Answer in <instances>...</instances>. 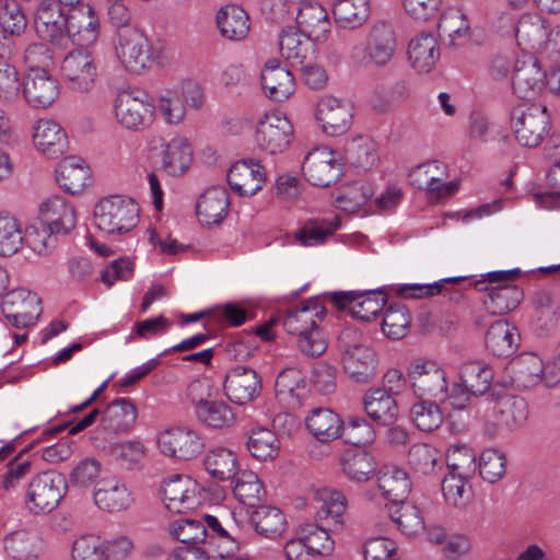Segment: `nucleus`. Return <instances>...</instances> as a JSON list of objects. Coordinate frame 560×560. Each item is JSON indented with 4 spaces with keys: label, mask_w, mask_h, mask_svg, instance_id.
<instances>
[{
    "label": "nucleus",
    "mask_w": 560,
    "mask_h": 560,
    "mask_svg": "<svg viewBox=\"0 0 560 560\" xmlns=\"http://www.w3.org/2000/svg\"><path fill=\"white\" fill-rule=\"evenodd\" d=\"M138 211L133 200L121 196H109L95 206V224L108 234L126 233L137 225Z\"/></svg>",
    "instance_id": "nucleus-1"
},
{
    "label": "nucleus",
    "mask_w": 560,
    "mask_h": 560,
    "mask_svg": "<svg viewBox=\"0 0 560 560\" xmlns=\"http://www.w3.org/2000/svg\"><path fill=\"white\" fill-rule=\"evenodd\" d=\"M67 480L54 470L37 474L28 483L25 503L34 513H49L55 510L67 492Z\"/></svg>",
    "instance_id": "nucleus-2"
},
{
    "label": "nucleus",
    "mask_w": 560,
    "mask_h": 560,
    "mask_svg": "<svg viewBox=\"0 0 560 560\" xmlns=\"http://www.w3.org/2000/svg\"><path fill=\"white\" fill-rule=\"evenodd\" d=\"M511 126L516 141L526 148L538 147L551 127L547 108L538 105L514 107Z\"/></svg>",
    "instance_id": "nucleus-3"
},
{
    "label": "nucleus",
    "mask_w": 560,
    "mask_h": 560,
    "mask_svg": "<svg viewBox=\"0 0 560 560\" xmlns=\"http://www.w3.org/2000/svg\"><path fill=\"white\" fill-rule=\"evenodd\" d=\"M397 49V38L393 25L385 20L372 23L365 36V47L361 63L364 67H386Z\"/></svg>",
    "instance_id": "nucleus-4"
},
{
    "label": "nucleus",
    "mask_w": 560,
    "mask_h": 560,
    "mask_svg": "<svg viewBox=\"0 0 560 560\" xmlns=\"http://www.w3.org/2000/svg\"><path fill=\"white\" fill-rule=\"evenodd\" d=\"M39 219L45 234L40 247L34 249L42 252L49 246L54 234L67 235L77 224L74 208L61 196H52L39 207Z\"/></svg>",
    "instance_id": "nucleus-5"
},
{
    "label": "nucleus",
    "mask_w": 560,
    "mask_h": 560,
    "mask_svg": "<svg viewBox=\"0 0 560 560\" xmlns=\"http://www.w3.org/2000/svg\"><path fill=\"white\" fill-rule=\"evenodd\" d=\"M408 378L417 398L446 401V373L435 362L416 361L411 363L408 371Z\"/></svg>",
    "instance_id": "nucleus-6"
},
{
    "label": "nucleus",
    "mask_w": 560,
    "mask_h": 560,
    "mask_svg": "<svg viewBox=\"0 0 560 560\" xmlns=\"http://www.w3.org/2000/svg\"><path fill=\"white\" fill-rule=\"evenodd\" d=\"M114 112L119 125L128 130L139 131L149 127L154 120V105L145 93H119L114 102Z\"/></svg>",
    "instance_id": "nucleus-7"
},
{
    "label": "nucleus",
    "mask_w": 560,
    "mask_h": 560,
    "mask_svg": "<svg viewBox=\"0 0 560 560\" xmlns=\"http://www.w3.org/2000/svg\"><path fill=\"white\" fill-rule=\"evenodd\" d=\"M117 39V55L128 71L140 74L154 62L149 40L137 27L122 28Z\"/></svg>",
    "instance_id": "nucleus-8"
},
{
    "label": "nucleus",
    "mask_w": 560,
    "mask_h": 560,
    "mask_svg": "<svg viewBox=\"0 0 560 560\" xmlns=\"http://www.w3.org/2000/svg\"><path fill=\"white\" fill-rule=\"evenodd\" d=\"M330 296L338 308H348L353 317L362 322L376 318L386 304L383 289L334 292Z\"/></svg>",
    "instance_id": "nucleus-9"
},
{
    "label": "nucleus",
    "mask_w": 560,
    "mask_h": 560,
    "mask_svg": "<svg viewBox=\"0 0 560 560\" xmlns=\"http://www.w3.org/2000/svg\"><path fill=\"white\" fill-rule=\"evenodd\" d=\"M40 299L24 288L9 291L2 300L1 311L9 324L26 328L35 324L42 314Z\"/></svg>",
    "instance_id": "nucleus-10"
},
{
    "label": "nucleus",
    "mask_w": 560,
    "mask_h": 560,
    "mask_svg": "<svg viewBox=\"0 0 560 560\" xmlns=\"http://www.w3.org/2000/svg\"><path fill=\"white\" fill-rule=\"evenodd\" d=\"M69 12L54 0H42L34 13V27L39 38L62 46L67 40Z\"/></svg>",
    "instance_id": "nucleus-11"
},
{
    "label": "nucleus",
    "mask_w": 560,
    "mask_h": 560,
    "mask_svg": "<svg viewBox=\"0 0 560 560\" xmlns=\"http://www.w3.org/2000/svg\"><path fill=\"white\" fill-rule=\"evenodd\" d=\"M261 387V377L248 365L235 364L225 373L224 394L236 405H245L256 399Z\"/></svg>",
    "instance_id": "nucleus-12"
},
{
    "label": "nucleus",
    "mask_w": 560,
    "mask_h": 560,
    "mask_svg": "<svg viewBox=\"0 0 560 560\" xmlns=\"http://www.w3.org/2000/svg\"><path fill=\"white\" fill-rule=\"evenodd\" d=\"M293 138L291 121L279 114H266L256 127V142L260 150L269 154L281 153L288 149Z\"/></svg>",
    "instance_id": "nucleus-13"
},
{
    "label": "nucleus",
    "mask_w": 560,
    "mask_h": 560,
    "mask_svg": "<svg viewBox=\"0 0 560 560\" xmlns=\"http://www.w3.org/2000/svg\"><path fill=\"white\" fill-rule=\"evenodd\" d=\"M161 452L179 460H190L200 455L205 448L203 439L187 427L171 428L160 434Z\"/></svg>",
    "instance_id": "nucleus-14"
},
{
    "label": "nucleus",
    "mask_w": 560,
    "mask_h": 560,
    "mask_svg": "<svg viewBox=\"0 0 560 560\" xmlns=\"http://www.w3.org/2000/svg\"><path fill=\"white\" fill-rule=\"evenodd\" d=\"M546 88V71L537 58L534 56H524L514 63L512 74L513 93L522 100H534Z\"/></svg>",
    "instance_id": "nucleus-15"
},
{
    "label": "nucleus",
    "mask_w": 560,
    "mask_h": 560,
    "mask_svg": "<svg viewBox=\"0 0 560 560\" xmlns=\"http://www.w3.org/2000/svg\"><path fill=\"white\" fill-rule=\"evenodd\" d=\"M302 171L313 186L328 187L340 179L343 168L332 151L316 149L305 156Z\"/></svg>",
    "instance_id": "nucleus-16"
},
{
    "label": "nucleus",
    "mask_w": 560,
    "mask_h": 560,
    "mask_svg": "<svg viewBox=\"0 0 560 560\" xmlns=\"http://www.w3.org/2000/svg\"><path fill=\"white\" fill-rule=\"evenodd\" d=\"M352 118V106L348 102L326 95L317 103L316 119L323 131L329 136L345 133L350 128Z\"/></svg>",
    "instance_id": "nucleus-17"
},
{
    "label": "nucleus",
    "mask_w": 560,
    "mask_h": 560,
    "mask_svg": "<svg viewBox=\"0 0 560 560\" xmlns=\"http://www.w3.org/2000/svg\"><path fill=\"white\" fill-rule=\"evenodd\" d=\"M59 95L57 80L45 69L31 67L23 81V96L33 107L46 108L50 106Z\"/></svg>",
    "instance_id": "nucleus-18"
},
{
    "label": "nucleus",
    "mask_w": 560,
    "mask_h": 560,
    "mask_svg": "<svg viewBox=\"0 0 560 560\" xmlns=\"http://www.w3.org/2000/svg\"><path fill=\"white\" fill-rule=\"evenodd\" d=\"M61 72L71 90L85 93L92 90L97 75L93 59L88 52L78 50L66 56Z\"/></svg>",
    "instance_id": "nucleus-19"
},
{
    "label": "nucleus",
    "mask_w": 560,
    "mask_h": 560,
    "mask_svg": "<svg viewBox=\"0 0 560 560\" xmlns=\"http://www.w3.org/2000/svg\"><path fill=\"white\" fill-rule=\"evenodd\" d=\"M226 178L233 191L240 196H253L262 188L266 174L258 161L242 160L230 167Z\"/></svg>",
    "instance_id": "nucleus-20"
},
{
    "label": "nucleus",
    "mask_w": 560,
    "mask_h": 560,
    "mask_svg": "<svg viewBox=\"0 0 560 560\" xmlns=\"http://www.w3.org/2000/svg\"><path fill=\"white\" fill-rule=\"evenodd\" d=\"M545 365L535 353H522L513 358L505 366L511 385L524 390L534 387L541 381Z\"/></svg>",
    "instance_id": "nucleus-21"
},
{
    "label": "nucleus",
    "mask_w": 560,
    "mask_h": 560,
    "mask_svg": "<svg viewBox=\"0 0 560 560\" xmlns=\"http://www.w3.org/2000/svg\"><path fill=\"white\" fill-rule=\"evenodd\" d=\"M166 508L174 513L194 509L198 503L196 481L188 476L175 475L162 485Z\"/></svg>",
    "instance_id": "nucleus-22"
},
{
    "label": "nucleus",
    "mask_w": 560,
    "mask_h": 560,
    "mask_svg": "<svg viewBox=\"0 0 560 560\" xmlns=\"http://www.w3.org/2000/svg\"><path fill=\"white\" fill-rule=\"evenodd\" d=\"M345 423L337 412L326 407L313 408L305 417L308 432L320 443L342 439Z\"/></svg>",
    "instance_id": "nucleus-23"
},
{
    "label": "nucleus",
    "mask_w": 560,
    "mask_h": 560,
    "mask_svg": "<svg viewBox=\"0 0 560 560\" xmlns=\"http://www.w3.org/2000/svg\"><path fill=\"white\" fill-rule=\"evenodd\" d=\"M67 39L81 47L93 45L98 37L100 22L92 7L73 9L68 14Z\"/></svg>",
    "instance_id": "nucleus-24"
},
{
    "label": "nucleus",
    "mask_w": 560,
    "mask_h": 560,
    "mask_svg": "<svg viewBox=\"0 0 560 560\" xmlns=\"http://www.w3.org/2000/svg\"><path fill=\"white\" fill-rule=\"evenodd\" d=\"M364 410L376 424L392 427L399 417L396 399L384 388L372 387L363 397Z\"/></svg>",
    "instance_id": "nucleus-25"
},
{
    "label": "nucleus",
    "mask_w": 560,
    "mask_h": 560,
    "mask_svg": "<svg viewBox=\"0 0 560 560\" xmlns=\"http://www.w3.org/2000/svg\"><path fill=\"white\" fill-rule=\"evenodd\" d=\"M230 206L229 192L222 186L207 189L198 199L196 213L201 224L219 225L228 214Z\"/></svg>",
    "instance_id": "nucleus-26"
},
{
    "label": "nucleus",
    "mask_w": 560,
    "mask_h": 560,
    "mask_svg": "<svg viewBox=\"0 0 560 560\" xmlns=\"http://www.w3.org/2000/svg\"><path fill=\"white\" fill-rule=\"evenodd\" d=\"M138 410L129 398H117L102 413V428L114 434L129 433L137 421Z\"/></svg>",
    "instance_id": "nucleus-27"
},
{
    "label": "nucleus",
    "mask_w": 560,
    "mask_h": 560,
    "mask_svg": "<svg viewBox=\"0 0 560 560\" xmlns=\"http://www.w3.org/2000/svg\"><path fill=\"white\" fill-rule=\"evenodd\" d=\"M438 162H427L410 171L408 177L411 185L425 189L430 199L441 200L453 196L458 189L457 182L442 183L441 178L433 175L432 168H438Z\"/></svg>",
    "instance_id": "nucleus-28"
},
{
    "label": "nucleus",
    "mask_w": 560,
    "mask_h": 560,
    "mask_svg": "<svg viewBox=\"0 0 560 560\" xmlns=\"http://www.w3.org/2000/svg\"><path fill=\"white\" fill-rule=\"evenodd\" d=\"M35 147L49 159H57L68 149V138L61 126L50 119H39L34 128Z\"/></svg>",
    "instance_id": "nucleus-29"
},
{
    "label": "nucleus",
    "mask_w": 560,
    "mask_h": 560,
    "mask_svg": "<svg viewBox=\"0 0 560 560\" xmlns=\"http://www.w3.org/2000/svg\"><path fill=\"white\" fill-rule=\"evenodd\" d=\"M4 552L13 560H37L43 553V539L27 529L9 533L2 539Z\"/></svg>",
    "instance_id": "nucleus-30"
},
{
    "label": "nucleus",
    "mask_w": 560,
    "mask_h": 560,
    "mask_svg": "<svg viewBox=\"0 0 560 560\" xmlns=\"http://www.w3.org/2000/svg\"><path fill=\"white\" fill-rule=\"evenodd\" d=\"M260 81L268 97L276 102L285 101L294 92V75L277 60L266 62Z\"/></svg>",
    "instance_id": "nucleus-31"
},
{
    "label": "nucleus",
    "mask_w": 560,
    "mask_h": 560,
    "mask_svg": "<svg viewBox=\"0 0 560 560\" xmlns=\"http://www.w3.org/2000/svg\"><path fill=\"white\" fill-rule=\"evenodd\" d=\"M295 21L301 34L314 42L325 39L330 31L328 13L318 3H304L299 9Z\"/></svg>",
    "instance_id": "nucleus-32"
},
{
    "label": "nucleus",
    "mask_w": 560,
    "mask_h": 560,
    "mask_svg": "<svg viewBox=\"0 0 560 560\" xmlns=\"http://www.w3.org/2000/svg\"><path fill=\"white\" fill-rule=\"evenodd\" d=\"M521 336L517 328L508 320H497L486 332V347L498 358L512 355L520 346Z\"/></svg>",
    "instance_id": "nucleus-33"
},
{
    "label": "nucleus",
    "mask_w": 560,
    "mask_h": 560,
    "mask_svg": "<svg viewBox=\"0 0 560 560\" xmlns=\"http://www.w3.org/2000/svg\"><path fill=\"white\" fill-rule=\"evenodd\" d=\"M246 515L255 532L265 538L276 539L285 530V516L276 506L259 504L252 510H246Z\"/></svg>",
    "instance_id": "nucleus-34"
},
{
    "label": "nucleus",
    "mask_w": 560,
    "mask_h": 560,
    "mask_svg": "<svg viewBox=\"0 0 560 560\" xmlns=\"http://www.w3.org/2000/svg\"><path fill=\"white\" fill-rule=\"evenodd\" d=\"M325 315V306L318 298H311L301 306L288 311L283 318V327L289 334L299 336L317 326L316 318L323 319Z\"/></svg>",
    "instance_id": "nucleus-35"
},
{
    "label": "nucleus",
    "mask_w": 560,
    "mask_h": 560,
    "mask_svg": "<svg viewBox=\"0 0 560 560\" xmlns=\"http://www.w3.org/2000/svg\"><path fill=\"white\" fill-rule=\"evenodd\" d=\"M94 502L100 509L113 513L127 509L131 503V497L119 479L104 478L96 483Z\"/></svg>",
    "instance_id": "nucleus-36"
},
{
    "label": "nucleus",
    "mask_w": 560,
    "mask_h": 560,
    "mask_svg": "<svg viewBox=\"0 0 560 560\" xmlns=\"http://www.w3.org/2000/svg\"><path fill=\"white\" fill-rule=\"evenodd\" d=\"M215 22L221 36L229 40L244 39L250 30L248 13L236 4L222 7L217 12Z\"/></svg>",
    "instance_id": "nucleus-37"
},
{
    "label": "nucleus",
    "mask_w": 560,
    "mask_h": 560,
    "mask_svg": "<svg viewBox=\"0 0 560 560\" xmlns=\"http://www.w3.org/2000/svg\"><path fill=\"white\" fill-rule=\"evenodd\" d=\"M281 55L295 67L298 63L308 62L314 52V40L304 37L295 26L284 27L279 36Z\"/></svg>",
    "instance_id": "nucleus-38"
},
{
    "label": "nucleus",
    "mask_w": 560,
    "mask_h": 560,
    "mask_svg": "<svg viewBox=\"0 0 560 560\" xmlns=\"http://www.w3.org/2000/svg\"><path fill=\"white\" fill-rule=\"evenodd\" d=\"M440 57L435 37L430 33H421L412 38L408 46V59L419 73L430 72Z\"/></svg>",
    "instance_id": "nucleus-39"
},
{
    "label": "nucleus",
    "mask_w": 560,
    "mask_h": 560,
    "mask_svg": "<svg viewBox=\"0 0 560 560\" xmlns=\"http://www.w3.org/2000/svg\"><path fill=\"white\" fill-rule=\"evenodd\" d=\"M90 170L81 158L67 156L56 168V180L67 192L75 195L88 185Z\"/></svg>",
    "instance_id": "nucleus-40"
},
{
    "label": "nucleus",
    "mask_w": 560,
    "mask_h": 560,
    "mask_svg": "<svg viewBox=\"0 0 560 560\" xmlns=\"http://www.w3.org/2000/svg\"><path fill=\"white\" fill-rule=\"evenodd\" d=\"M203 466L207 472L218 481L234 482L241 471L236 454L225 447L210 450L203 458Z\"/></svg>",
    "instance_id": "nucleus-41"
},
{
    "label": "nucleus",
    "mask_w": 560,
    "mask_h": 560,
    "mask_svg": "<svg viewBox=\"0 0 560 560\" xmlns=\"http://www.w3.org/2000/svg\"><path fill=\"white\" fill-rule=\"evenodd\" d=\"M202 518L207 530L205 544L217 549L219 558H228L238 550L242 540L240 535L223 527L218 517L213 515L206 514Z\"/></svg>",
    "instance_id": "nucleus-42"
},
{
    "label": "nucleus",
    "mask_w": 560,
    "mask_h": 560,
    "mask_svg": "<svg viewBox=\"0 0 560 560\" xmlns=\"http://www.w3.org/2000/svg\"><path fill=\"white\" fill-rule=\"evenodd\" d=\"M497 422L508 430L523 427L528 419V405L523 397L506 395L500 397L493 407Z\"/></svg>",
    "instance_id": "nucleus-43"
},
{
    "label": "nucleus",
    "mask_w": 560,
    "mask_h": 560,
    "mask_svg": "<svg viewBox=\"0 0 560 560\" xmlns=\"http://www.w3.org/2000/svg\"><path fill=\"white\" fill-rule=\"evenodd\" d=\"M192 162V149L185 138H174L162 151L161 167L171 176L183 175Z\"/></svg>",
    "instance_id": "nucleus-44"
},
{
    "label": "nucleus",
    "mask_w": 560,
    "mask_h": 560,
    "mask_svg": "<svg viewBox=\"0 0 560 560\" xmlns=\"http://www.w3.org/2000/svg\"><path fill=\"white\" fill-rule=\"evenodd\" d=\"M345 372L357 383H369L377 374L375 352L370 348H360L342 358Z\"/></svg>",
    "instance_id": "nucleus-45"
},
{
    "label": "nucleus",
    "mask_w": 560,
    "mask_h": 560,
    "mask_svg": "<svg viewBox=\"0 0 560 560\" xmlns=\"http://www.w3.org/2000/svg\"><path fill=\"white\" fill-rule=\"evenodd\" d=\"M489 289L487 308L493 314L503 315L515 310L523 300V290L511 283H487Z\"/></svg>",
    "instance_id": "nucleus-46"
},
{
    "label": "nucleus",
    "mask_w": 560,
    "mask_h": 560,
    "mask_svg": "<svg viewBox=\"0 0 560 560\" xmlns=\"http://www.w3.org/2000/svg\"><path fill=\"white\" fill-rule=\"evenodd\" d=\"M335 22L343 28L355 30L370 16L369 0H335L332 2Z\"/></svg>",
    "instance_id": "nucleus-47"
},
{
    "label": "nucleus",
    "mask_w": 560,
    "mask_h": 560,
    "mask_svg": "<svg viewBox=\"0 0 560 560\" xmlns=\"http://www.w3.org/2000/svg\"><path fill=\"white\" fill-rule=\"evenodd\" d=\"M340 226V219L337 215L331 218H316L304 222L295 233L296 241L302 246H316L324 244Z\"/></svg>",
    "instance_id": "nucleus-48"
},
{
    "label": "nucleus",
    "mask_w": 560,
    "mask_h": 560,
    "mask_svg": "<svg viewBox=\"0 0 560 560\" xmlns=\"http://www.w3.org/2000/svg\"><path fill=\"white\" fill-rule=\"evenodd\" d=\"M444 400L418 398L409 410V418L417 429L423 432H433L443 423V412L440 405Z\"/></svg>",
    "instance_id": "nucleus-49"
},
{
    "label": "nucleus",
    "mask_w": 560,
    "mask_h": 560,
    "mask_svg": "<svg viewBox=\"0 0 560 560\" xmlns=\"http://www.w3.org/2000/svg\"><path fill=\"white\" fill-rule=\"evenodd\" d=\"M378 489L385 499L396 506L402 503L411 491L408 474L401 468H392L382 471L378 476Z\"/></svg>",
    "instance_id": "nucleus-50"
},
{
    "label": "nucleus",
    "mask_w": 560,
    "mask_h": 560,
    "mask_svg": "<svg viewBox=\"0 0 560 560\" xmlns=\"http://www.w3.org/2000/svg\"><path fill=\"white\" fill-rule=\"evenodd\" d=\"M343 472L358 482L368 481L376 470L374 457L361 448L347 450L341 457Z\"/></svg>",
    "instance_id": "nucleus-51"
},
{
    "label": "nucleus",
    "mask_w": 560,
    "mask_h": 560,
    "mask_svg": "<svg viewBox=\"0 0 560 560\" xmlns=\"http://www.w3.org/2000/svg\"><path fill=\"white\" fill-rule=\"evenodd\" d=\"M234 481L233 493L247 510L256 508L264 500L266 490L256 474L240 471Z\"/></svg>",
    "instance_id": "nucleus-52"
},
{
    "label": "nucleus",
    "mask_w": 560,
    "mask_h": 560,
    "mask_svg": "<svg viewBox=\"0 0 560 560\" xmlns=\"http://www.w3.org/2000/svg\"><path fill=\"white\" fill-rule=\"evenodd\" d=\"M410 467L422 475H432L443 469V460L436 448L429 444H415L408 452Z\"/></svg>",
    "instance_id": "nucleus-53"
},
{
    "label": "nucleus",
    "mask_w": 560,
    "mask_h": 560,
    "mask_svg": "<svg viewBox=\"0 0 560 560\" xmlns=\"http://www.w3.org/2000/svg\"><path fill=\"white\" fill-rule=\"evenodd\" d=\"M246 446L250 455L258 460L273 459L280 450L278 438L266 428L253 430L247 438Z\"/></svg>",
    "instance_id": "nucleus-54"
},
{
    "label": "nucleus",
    "mask_w": 560,
    "mask_h": 560,
    "mask_svg": "<svg viewBox=\"0 0 560 560\" xmlns=\"http://www.w3.org/2000/svg\"><path fill=\"white\" fill-rule=\"evenodd\" d=\"M300 529L307 555L328 556L334 550L335 542L328 533L329 528L325 525L308 523L302 525Z\"/></svg>",
    "instance_id": "nucleus-55"
},
{
    "label": "nucleus",
    "mask_w": 560,
    "mask_h": 560,
    "mask_svg": "<svg viewBox=\"0 0 560 560\" xmlns=\"http://www.w3.org/2000/svg\"><path fill=\"white\" fill-rule=\"evenodd\" d=\"M199 421L210 428L223 429L235 421V413L224 401L208 400L196 409Z\"/></svg>",
    "instance_id": "nucleus-56"
},
{
    "label": "nucleus",
    "mask_w": 560,
    "mask_h": 560,
    "mask_svg": "<svg viewBox=\"0 0 560 560\" xmlns=\"http://www.w3.org/2000/svg\"><path fill=\"white\" fill-rule=\"evenodd\" d=\"M548 36L544 20L537 14H524L515 25V37L518 45L525 44L534 48Z\"/></svg>",
    "instance_id": "nucleus-57"
},
{
    "label": "nucleus",
    "mask_w": 560,
    "mask_h": 560,
    "mask_svg": "<svg viewBox=\"0 0 560 560\" xmlns=\"http://www.w3.org/2000/svg\"><path fill=\"white\" fill-rule=\"evenodd\" d=\"M171 535L186 545L192 547L205 544L207 538V530L203 520H195L189 517H182L174 521L170 527Z\"/></svg>",
    "instance_id": "nucleus-58"
},
{
    "label": "nucleus",
    "mask_w": 560,
    "mask_h": 560,
    "mask_svg": "<svg viewBox=\"0 0 560 560\" xmlns=\"http://www.w3.org/2000/svg\"><path fill=\"white\" fill-rule=\"evenodd\" d=\"M448 474L471 478L476 474V454L466 445H452L446 454Z\"/></svg>",
    "instance_id": "nucleus-59"
},
{
    "label": "nucleus",
    "mask_w": 560,
    "mask_h": 560,
    "mask_svg": "<svg viewBox=\"0 0 560 560\" xmlns=\"http://www.w3.org/2000/svg\"><path fill=\"white\" fill-rule=\"evenodd\" d=\"M410 315L401 303L390 304L383 316L382 330L392 339L402 338L409 328Z\"/></svg>",
    "instance_id": "nucleus-60"
},
{
    "label": "nucleus",
    "mask_w": 560,
    "mask_h": 560,
    "mask_svg": "<svg viewBox=\"0 0 560 560\" xmlns=\"http://www.w3.org/2000/svg\"><path fill=\"white\" fill-rule=\"evenodd\" d=\"M347 510V498L341 491L331 490L325 493L323 505L317 511V518L320 522H326L329 526L330 523L335 529L342 527V516Z\"/></svg>",
    "instance_id": "nucleus-61"
},
{
    "label": "nucleus",
    "mask_w": 560,
    "mask_h": 560,
    "mask_svg": "<svg viewBox=\"0 0 560 560\" xmlns=\"http://www.w3.org/2000/svg\"><path fill=\"white\" fill-rule=\"evenodd\" d=\"M468 479L448 472L443 477L441 488L448 505L459 509L466 506L471 495V487H467Z\"/></svg>",
    "instance_id": "nucleus-62"
},
{
    "label": "nucleus",
    "mask_w": 560,
    "mask_h": 560,
    "mask_svg": "<svg viewBox=\"0 0 560 560\" xmlns=\"http://www.w3.org/2000/svg\"><path fill=\"white\" fill-rule=\"evenodd\" d=\"M410 92L409 81L405 78L396 80L389 88L377 86L374 96V108L378 112H387L393 104L404 102Z\"/></svg>",
    "instance_id": "nucleus-63"
},
{
    "label": "nucleus",
    "mask_w": 560,
    "mask_h": 560,
    "mask_svg": "<svg viewBox=\"0 0 560 560\" xmlns=\"http://www.w3.org/2000/svg\"><path fill=\"white\" fill-rule=\"evenodd\" d=\"M23 236L14 217L0 214V256L14 255L22 246Z\"/></svg>",
    "instance_id": "nucleus-64"
}]
</instances>
